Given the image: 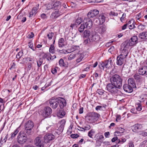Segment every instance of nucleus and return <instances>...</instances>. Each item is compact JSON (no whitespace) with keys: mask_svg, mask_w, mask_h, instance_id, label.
<instances>
[{"mask_svg":"<svg viewBox=\"0 0 147 147\" xmlns=\"http://www.w3.org/2000/svg\"><path fill=\"white\" fill-rule=\"evenodd\" d=\"M111 82L121 88L122 86L123 79L119 75H113L110 78Z\"/></svg>","mask_w":147,"mask_h":147,"instance_id":"obj_1","label":"nucleus"},{"mask_svg":"<svg viewBox=\"0 0 147 147\" xmlns=\"http://www.w3.org/2000/svg\"><path fill=\"white\" fill-rule=\"evenodd\" d=\"M106 89L111 94H113L117 93L119 91V89L120 88L111 83L107 84Z\"/></svg>","mask_w":147,"mask_h":147,"instance_id":"obj_2","label":"nucleus"},{"mask_svg":"<svg viewBox=\"0 0 147 147\" xmlns=\"http://www.w3.org/2000/svg\"><path fill=\"white\" fill-rule=\"evenodd\" d=\"M34 127V123L31 121L29 120L25 124V132L28 135H30L32 130Z\"/></svg>","mask_w":147,"mask_h":147,"instance_id":"obj_3","label":"nucleus"},{"mask_svg":"<svg viewBox=\"0 0 147 147\" xmlns=\"http://www.w3.org/2000/svg\"><path fill=\"white\" fill-rule=\"evenodd\" d=\"M26 133L24 131H21L18 136V142L21 144L25 143L27 140V136Z\"/></svg>","mask_w":147,"mask_h":147,"instance_id":"obj_4","label":"nucleus"},{"mask_svg":"<svg viewBox=\"0 0 147 147\" xmlns=\"http://www.w3.org/2000/svg\"><path fill=\"white\" fill-rule=\"evenodd\" d=\"M52 113L51 109L48 106L45 107L43 110L40 111V113L41 114L43 117L45 118L49 116Z\"/></svg>","mask_w":147,"mask_h":147,"instance_id":"obj_5","label":"nucleus"},{"mask_svg":"<svg viewBox=\"0 0 147 147\" xmlns=\"http://www.w3.org/2000/svg\"><path fill=\"white\" fill-rule=\"evenodd\" d=\"M100 116V115L98 113L95 112H92L88 115V120L90 122H93L97 120Z\"/></svg>","mask_w":147,"mask_h":147,"instance_id":"obj_6","label":"nucleus"},{"mask_svg":"<svg viewBox=\"0 0 147 147\" xmlns=\"http://www.w3.org/2000/svg\"><path fill=\"white\" fill-rule=\"evenodd\" d=\"M58 98H54L53 97L49 100V104L50 106L53 109H56L59 105Z\"/></svg>","mask_w":147,"mask_h":147,"instance_id":"obj_7","label":"nucleus"},{"mask_svg":"<svg viewBox=\"0 0 147 147\" xmlns=\"http://www.w3.org/2000/svg\"><path fill=\"white\" fill-rule=\"evenodd\" d=\"M35 144L38 147H44V142L43 141L42 138L40 137H37L34 140Z\"/></svg>","mask_w":147,"mask_h":147,"instance_id":"obj_8","label":"nucleus"},{"mask_svg":"<svg viewBox=\"0 0 147 147\" xmlns=\"http://www.w3.org/2000/svg\"><path fill=\"white\" fill-rule=\"evenodd\" d=\"M83 23L85 26L86 28L88 29L90 28L92 25V20L88 18H86L84 19L83 21Z\"/></svg>","mask_w":147,"mask_h":147,"instance_id":"obj_9","label":"nucleus"},{"mask_svg":"<svg viewBox=\"0 0 147 147\" xmlns=\"http://www.w3.org/2000/svg\"><path fill=\"white\" fill-rule=\"evenodd\" d=\"M39 4H38L33 7L31 11L29 13V17L30 18L34 16L37 13V11L39 9Z\"/></svg>","mask_w":147,"mask_h":147,"instance_id":"obj_10","label":"nucleus"},{"mask_svg":"<svg viewBox=\"0 0 147 147\" xmlns=\"http://www.w3.org/2000/svg\"><path fill=\"white\" fill-rule=\"evenodd\" d=\"M138 38L136 36H134L132 37L130 39L127 40L126 41L127 42L128 44L130 46H132L136 45L137 42Z\"/></svg>","mask_w":147,"mask_h":147,"instance_id":"obj_11","label":"nucleus"},{"mask_svg":"<svg viewBox=\"0 0 147 147\" xmlns=\"http://www.w3.org/2000/svg\"><path fill=\"white\" fill-rule=\"evenodd\" d=\"M99 13L98 10L94 9L90 10L87 14L88 18H93L95 17Z\"/></svg>","mask_w":147,"mask_h":147,"instance_id":"obj_12","label":"nucleus"},{"mask_svg":"<svg viewBox=\"0 0 147 147\" xmlns=\"http://www.w3.org/2000/svg\"><path fill=\"white\" fill-rule=\"evenodd\" d=\"M126 57L119 55L117 57V64L119 65H122L125 61Z\"/></svg>","mask_w":147,"mask_h":147,"instance_id":"obj_13","label":"nucleus"},{"mask_svg":"<svg viewBox=\"0 0 147 147\" xmlns=\"http://www.w3.org/2000/svg\"><path fill=\"white\" fill-rule=\"evenodd\" d=\"M90 37L92 41L97 42L100 39V36L96 33L91 34Z\"/></svg>","mask_w":147,"mask_h":147,"instance_id":"obj_14","label":"nucleus"},{"mask_svg":"<svg viewBox=\"0 0 147 147\" xmlns=\"http://www.w3.org/2000/svg\"><path fill=\"white\" fill-rule=\"evenodd\" d=\"M59 105L61 109H63L66 105V101L65 99L61 97H58Z\"/></svg>","mask_w":147,"mask_h":147,"instance_id":"obj_15","label":"nucleus"},{"mask_svg":"<svg viewBox=\"0 0 147 147\" xmlns=\"http://www.w3.org/2000/svg\"><path fill=\"white\" fill-rule=\"evenodd\" d=\"M54 138V136L53 134H46L44 137L45 142V143H48L50 141L53 140Z\"/></svg>","mask_w":147,"mask_h":147,"instance_id":"obj_16","label":"nucleus"},{"mask_svg":"<svg viewBox=\"0 0 147 147\" xmlns=\"http://www.w3.org/2000/svg\"><path fill=\"white\" fill-rule=\"evenodd\" d=\"M103 62L104 68L105 67L106 68H110L112 67V65L113 64V62L111 58H110L108 60H105Z\"/></svg>","mask_w":147,"mask_h":147,"instance_id":"obj_17","label":"nucleus"},{"mask_svg":"<svg viewBox=\"0 0 147 147\" xmlns=\"http://www.w3.org/2000/svg\"><path fill=\"white\" fill-rule=\"evenodd\" d=\"M142 127V125L136 124L131 126L132 130L134 132H136L138 130L141 129Z\"/></svg>","mask_w":147,"mask_h":147,"instance_id":"obj_18","label":"nucleus"},{"mask_svg":"<svg viewBox=\"0 0 147 147\" xmlns=\"http://www.w3.org/2000/svg\"><path fill=\"white\" fill-rule=\"evenodd\" d=\"M133 87L128 84H125L123 86V89L126 92L129 93L132 92L133 91Z\"/></svg>","mask_w":147,"mask_h":147,"instance_id":"obj_19","label":"nucleus"},{"mask_svg":"<svg viewBox=\"0 0 147 147\" xmlns=\"http://www.w3.org/2000/svg\"><path fill=\"white\" fill-rule=\"evenodd\" d=\"M138 71L140 75L147 74V66H144L142 67L139 69Z\"/></svg>","mask_w":147,"mask_h":147,"instance_id":"obj_20","label":"nucleus"},{"mask_svg":"<svg viewBox=\"0 0 147 147\" xmlns=\"http://www.w3.org/2000/svg\"><path fill=\"white\" fill-rule=\"evenodd\" d=\"M130 45L128 44L127 42L126 41L123 42L121 45V50H128L129 51V47Z\"/></svg>","mask_w":147,"mask_h":147,"instance_id":"obj_21","label":"nucleus"},{"mask_svg":"<svg viewBox=\"0 0 147 147\" xmlns=\"http://www.w3.org/2000/svg\"><path fill=\"white\" fill-rule=\"evenodd\" d=\"M98 19L99 21L100 24H102L105 21V17L103 13L100 14L99 15Z\"/></svg>","mask_w":147,"mask_h":147,"instance_id":"obj_22","label":"nucleus"},{"mask_svg":"<svg viewBox=\"0 0 147 147\" xmlns=\"http://www.w3.org/2000/svg\"><path fill=\"white\" fill-rule=\"evenodd\" d=\"M61 3L60 1H57L54 3L52 8L54 9L55 10L57 9L59 10V9L61 6Z\"/></svg>","mask_w":147,"mask_h":147,"instance_id":"obj_23","label":"nucleus"},{"mask_svg":"<svg viewBox=\"0 0 147 147\" xmlns=\"http://www.w3.org/2000/svg\"><path fill=\"white\" fill-rule=\"evenodd\" d=\"M128 84L133 88L136 87V84L133 78H129L128 80Z\"/></svg>","mask_w":147,"mask_h":147,"instance_id":"obj_24","label":"nucleus"},{"mask_svg":"<svg viewBox=\"0 0 147 147\" xmlns=\"http://www.w3.org/2000/svg\"><path fill=\"white\" fill-rule=\"evenodd\" d=\"M59 11L58 9L55 10V11H53L51 14L50 17L52 19H54L57 18L58 16V13Z\"/></svg>","mask_w":147,"mask_h":147,"instance_id":"obj_25","label":"nucleus"},{"mask_svg":"<svg viewBox=\"0 0 147 147\" xmlns=\"http://www.w3.org/2000/svg\"><path fill=\"white\" fill-rule=\"evenodd\" d=\"M106 27L104 25L100 26L98 30V32L100 34H104L106 31Z\"/></svg>","mask_w":147,"mask_h":147,"instance_id":"obj_26","label":"nucleus"},{"mask_svg":"<svg viewBox=\"0 0 147 147\" xmlns=\"http://www.w3.org/2000/svg\"><path fill=\"white\" fill-rule=\"evenodd\" d=\"M65 115V112L63 109H61V110H59L57 114V116L61 118L63 117Z\"/></svg>","mask_w":147,"mask_h":147,"instance_id":"obj_27","label":"nucleus"},{"mask_svg":"<svg viewBox=\"0 0 147 147\" xmlns=\"http://www.w3.org/2000/svg\"><path fill=\"white\" fill-rule=\"evenodd\" d=\"M139 37L143 39H147V32H144L140 34Z\"/></svg>","mask_w":147,"mask_h":147,"instance_id":"obj_28","label":"nucleus"},{"mask_svg":"<svg viewBox=\"0 0 147 147\" xmlns=\"http://www.w3.org/2000/svg\"><path fill=\"white\" fill-rule=\"evenodd\" d=\"M76 57H77V58L76 59V62L77 63H78L80 62L84 58V55L82 54L77 53V54Z\"/></svg>","mask_w":147,"mask_h":147,"instance_id":"obj_29","label":"nucleus"},{"mask_svg":"<svg viewBox=\"0 0 147 147\" xmlns=\"http://www.w3.org/2000/svg\"><path fill=\"white\" fill-rule=\"evenodd\" d=\"M65 41L64 39L63 38H60L58 40L59 46L60 47H63L65 46Z\"/></svg>","mask_w":147,"mask_h":147,"instance_id":"obj_30","label":"nucleus"},{"mask_svg":"<svg viewBox=\"0 0 147 147\" xmlns=\"http://www.w3.org/2000/svg\"><path fill=\"white\" fill-rule=\"evenodd\" d=\"M140 75L137 73L134 74L133 76L134 78L137 81L140 82L142 80V78Z\"/></svg>","mask_w":147,"mask_h":147,"instance_id":"obj_31","label":"nucleus"},{"mask_svg":"<svg viewBox=\"0 0 147 147\" xmlns=\"http://www.w3.org/2000/svg\"><path fill=\"white\" fill-rule=\"evenodd\" d=\"M136 110L138 111H140L142 109V106L141 102L136 103Z\"/></svg>","mask_w":147,"mask_h":147,"instance_id":"obj_32","label":"nucleus"},{"mask_svg":"<svg viewBox=\"0 0 147 147\" xmlns=\"http://www.w3.org/2000/svg\"><path fill=\"white\" fill-rule=\"evenodd\" d=\"M23 51L21 50L16 55V58L18 59V61H20V59L21 58L23 54Z\"/></svg>","mask_w":147,"mask_h":147,"instance_id":"obj_33","label":"nucleus"},{"mask_svg":"<svg viewBox=\"0 0 147 147\" xmlns=\"http://www.w3.org/2000/svg\"><path fill=\"white\" fill-rule=\"evenodd\" d=\"M43 58L44 59H47L48 61L52 59L51 55L49 53L45 54L43 56Z\"/></svg>","mask_w":147,"mask_h":147,"instance_id":"obj_34","label":"nucleus"},{"mask_svg":"<svg viewBox=\"0 0 147 147\" xmlns=\"http://www.w3.org/2000/svg\"><path fill=\"white\" fill-rule=\"evenodd\" d=\"M129 52V51L127 50H122L121 53L120 55H121L123 57H126L127 56Z\"/></svg>","mask_w":147,"mask_h":147,"instance_id":"obj_35","label":"nucleus"},{"mask_svg":"<svg viewBox=\"0 0 147 147\" xmlns=\"http://www.w3.org/2000/svg\"><path fill=\"white\" fill-rule=\"evenodd\" d=\"M59 65L61 66L67 67L68 65L67 64H66L64 63V61L62 59H61L59 60Z\"/></svg>","mask_w":147,"mask_h":147,"instance_id":"obj_36","label":"nucleus"},{"mask_svg":"<svg viewBox=\"0 0 147 147\" xmlns=\"http://www.w3.org/2000/svg\"><path fill=\"white\" fill-rule=\"evenodd\" d=\"M90 35V31L89 30H85L84 32V36L85 37H88Z\"/></svg>","mask_w":147,"mask_h":147,"instance_id":"obj_37","label":"nucleus"},{"mask_svg":"<svg viewBox=\"0 0 147 147\" xmlns=\"http://www.w3.org/2000/svg\"><path fill=\"white\" fill-rule=\"evenodd\" d=\"M85 28H86V27L84 24H81L79 27L78 30L80 32H82Z\"/></svg>","mask_w":147,"mask_h":147,"instance_id":"obj_38","label":"nucleus"},{"mask_svg":"<svg viewBox=\"0 0 147 147\" xmlns=\"http://www.w3.org/2000/svg\"><path fill=\"white\" fill-rule=\"evenodd\" d=\"M77 54L72 53L68 57V60H71L74 59L76 57Z\"/></svg>","mask_w":147,"mask_h":147,"instance_id":"obj_39","label":"nucleus"},{"mask_svg":"<svg viewBox=\"0 0 147 147\" xmlns=\"http://www.w3.org/2000/svg\"><path fill=\"white\" fill-rule=\"evenodd\" d=\"M49 52L52 54L54 53L55 52V47L54 45H51L49 49Z\"/></svg>","mask_w":147,"mask_h":147,"instance_id":"obj_40","label":"nucleus"},{"mask_svg":"<svg viewBox=\"0 0 147 147\" xmlns=\"http://www.w3.org/2000/svg\"><path fill=\"white\" fill-rule=\"evenodd\" d=\"M18 131H19L18 129H17L15 130L11 134V138L12 139L13 138H14L16 135L17 134Z\"/></svg>","mask_w":147,"mask_h":147,"instance_id":"obj_41","label":"nucleus"},{"mask_svg":"<svg viewBox=\"0 0 147 147\" xmlns=\"http://www.w3.org/2000/svg\"><path fill=\"white\" fill-rule=\"evenodd\" d=\"M95 131L93 129H91L90 131H89L88 134V136L91 138H92V136H93L94 134Z\"/></svg>","mask_w":147,"mask_h":147,"instance_id":"obj_42","label":"nucleus"},{"mask_svg":"<svg viewBox=\"0 0 147 147\" xmlns=\"http://www.w3.org/2000/svg\"><path fill=\"white\" fill-rule=\"evenodd\" d=\"M73 38V34L71 33H69L67 35V39L69 40H72Z\"/></svg>","mask_w":147,"mask_h":147,"instance_id":"obj_43","label":"nucleus"},{"mask_svg":"<svg viewBox=\"0 0 147 147\" xmlns=\"http://www.w3.org/2000/svg\"><path fill=\"white\" fill-rule=\"evenodd\" d=\"M91 40L90 38L84 39L83 42L84 44L85 45L90 44L91 42Z\"/></svg>","mask_w":147,"mask_h":147,"instance_id":"obj_44","label":"nucleus"},{"mask_svg":"<svg viewBox=\"0 0 147 147\" xmlns=\"http://www.w3.org/2000/svg\"><path fill=\"white\" fill-rule=\"evenodd\" d=\"M43 60L42 58H39L37 61V65L38 67H40L42 63Z\"/></svg>","mask_w":147,"mask_h":147,"instance_id":"obj_45","label":"nucleus"},{"mask_svg":"<svg viewBox=\"0 0 147 147\" xmlns=\"http://www.w3.org/2000/svg\"><path fill=\"white\" fill-rule=\"evenodd\" d=\"M82 22V19L80 18H78L75 21V23L77 25H79Z\"/></svg>","mask_w":147,"mask_h":147,"instance_id":"obj_46","label":"nucleus"},{"mask_svg":"<svg viewBox=\"0 0 147 147\" xmlns=\"http://www.w3.org/2000/svg\"><path fill=\"white\" fill-rule=\"evenodd\" d=\"M54 35V34L52 32H51L48 33L47 34V36L48 39L50 40L52 39V37Z\"/></svg>","mask_w":147,"mask_h":147,"instance_id":"obj_47","label":"nucleus"},{"mask_svg":"<svg viewBox=\"0 0 147 147\" xmlns=\"http://www.w3.org/2000/svg\"><path fill=\"white\" fill-rule=\"evenodd\" d=\"M105 91L101 89H98L96 91V92L99 95H102L104 93Z\"/></svg>","mask_w":147,"mask_h":147,"instance_id":"obj_48","label":"nucleus"},{"mask_svg":"<svg viewBox=\"0 0 147 147\" xmlns=\"http://www.w3.org/2000/svg\"><path fill=\"white\" fill-rule=\"evenodd\" d=\"M57 67H55L54 68H52L51 69V72L53 74H55L57 73Z\"/></svg>","mask_w":147,"mask_h":147,"instance_id":"obj_49","label":"nucleus"},{"mask_svg":"<svg viewBox=\"0 0 147 147\" xmlns=\"http://www.w3.org/2000/svg\"><path fill=\"white\" fill-rule=\"evenodd\" d=\"M8 137V134H7L5 136V138L3 139V137H1V142H4L5 143L6 142V141L7 139V138Z\"/></svg>","mask_w":147,"mask_h":147,"instance_id":"obj_50","label":"nucleus"},{"mask_svg":"<svg viewBox=\"0 0 147 147\" xmlns=\"http://www.w3.org/2000/svg\"><path fill=\"white\" fill-rule=\"evenodd\" d=\"M145 26L144 25L140 24L138 26V28L139 29L143 30L145 29Z\"/></svg>","mask_w":147,"mask_h":147,"instance_id":"obj_51","label":"nucleus"},{"mask_svg":"<svg viewBox=\"0 0 147 147\" xmlns=\"http://www.w3.org/2000/svg\"><path fill=\"white\" fill-rule=\"evenodd\" d=\"M126 23L127 24V26L128 25V26H129V25L134 24V20L133 19L131 20H130L129 21Z\"/></svg>","mask_w":147,"mask_h":147,"instance_id":"obj_52","label":"nucleus"},{"mask_svg":"<svg viewBox=\"0 0 147 147\" xmlns=\"http://www.w3.org/2000/svg\"><path fill=\"white\" fill-rule=\"evenodd\" d=\"M28 46H29V47H30L31 49H32L33 51H35V49H36V48H35V49H34V45H33V43H29Z\"/></svg>","mask_w":147,"mask_h":147,"instance_id":"obj_53","label":"nucleus"},{"mask_svg":"<svg viewBox=\"0 0 147 147\" xmlns=\"http://www.w3.org/2000/svg\"><path fill=\"white\" fill-rule=\"evenodd\" d=\"M41 18L43 19H47V17L45 13H42L40 15Z\"/></svg>","mask_w":147,"mask_h":147,"instance_id":"obj_54","label":"nucleus"},{"mask_svg":"<svg viewBox=\"0 0 147 147\" xmlns=\"http://www.w3.org/2000/svg\"><path fill=\"white\" fill-rule=\"evenodd\" d=\"M70 136L71 138H78L79 136L77 134H71Z\"/></svg>","mask_w":147,"mask_h":147,"instance_id":"obj_55","label":"nucleus"},{"mask_svg":"<svg viewBox=\"0 0 147 147\" xmlns=\"http://www.w3.org/2000/svg\"><path fill=\"white\" fill-rule=\"evenodd\" d=\"M61 123H62L60 125V127H61L62 128H63L65 125V120H62L61 121Z\"/></svg>","mask_w":147,"mask_h":147,"instance_id":"obj_56","label":"nucleus"},{"mask_svg":"<svg viewBox=\"0 0 147 147\" xmlns=\"http://www.w3.org/2000/svg\"><path fill=\"white\" fill-rule=\"evenodd\" d=\"M131 113L134 114H137V112L136 109V110L134 108H133L131 109L130 110Z\"/></svg>","mask_w":147,"mask_h":147,"instance_id":"obj_57","label":"nucleus"},{"mask_svg":"<svg viewBox=\"0 0 147 147\" xmlns=\"http://www.w3.org/2000/svg\"><path fill=\"white\" fill-rule=\"evenodd\" d=\"M34 34L32 32H30V34H29L28 36V37L29 38H31L34 37Z\"/></svg>","mask_w":147,"mask_h":147,"instance_id":"obj_58","label":"nucleus"},{"mask_svg":"<svg viewBox=\"0 0 147 147\" xmlns=\"http://www.w3.org/2000/svg\"><path fill=\"white\" fill-rule=\"evenodd\" d=\"M71 47L74 50L78 49L80 48L79 46L76 45H73Z\"/></svg>","mask_w":147,"mask_h":147,"instance_id":"obj_59","label":"nucleus"},{"mask_svg":"<svg viewBox=\"0 0 147 147\" xmlns=\"http://www.w3.org/2000/svg\"><path fill=\"white\" fill-rule=\"evenodd\" d=\"M126 16V14L125 13H124L122 16L120 18V20L121 22H122L123 20H124V18Z\"/></svg>","mask_w":147,"mask_h":147,"instance_id":"obj_60","label":"nucleus"},{"mask_svg":"<svg viewBox=\"0 0 147 147\" xmlns=\"http://www.w3.org/2000/svg\"><path fill=\"white\" fill-rule=\"evenodd\" d=\"M129 28L130 29H132L134 28L135 27L134 25V24H133L131 25H129L128 26Z\"/></svg>","mask_w":147,"mask_h":147,"instance_id":"obj_61","label":"nucleus"},{"mask_svg":"<svg viewBox=\"0 0 147 147\" xmlns=\"http://www.w3.org/2000/svg\"><path fill=\"white\" fill-rule=\"evenodd\" d=\"M104 63L103 62H102V63L99 64L98 65L100 69H102V68L103 69L104 68Z\"/></svg>","mask_w":147,"mask_h":147,"instance_id":"obj_62","label":"nucleus"},{"mask_svg":"<svg viewBox=\"0 0 147 147\" xmlns=\"http://www.w3.org/2000/svg\"><path fill=\"white\" fill-rule=\"evenodd\" d=\"M16 64L14 62H13L12 64V65H11L10 68V69H15L16 68Z\"/></svg>","mask_w":147,"mask_h":147,"instance_id":"obj_63","label":"nucleus"},{"mask_svg":"<svg viewBox=\"0 0 147 147\" xmlns=\"http://www.w3.org/2000/svg\"><path fill=\"white\" fill-rule=\"evenodd\" d=\"M121 117L120 115H117V118L116 119V121L117 122H118V121L121 119Z\"/></svg>","mask_w":147,"mask_h":147,"instance_id":"obj_64","label":"nucleus"}]
</instances>
